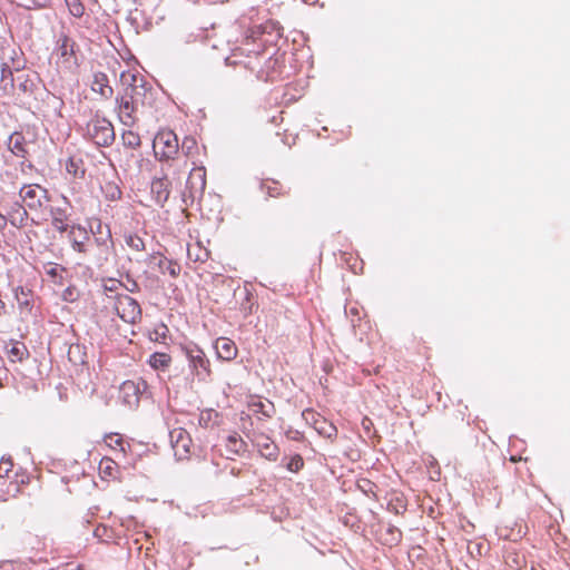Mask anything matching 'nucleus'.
<instances>
[{
	"label": "nucleus",
	"mask_w": 570,
	"mask_h": 570,
	"mask_svg": "<svg viewBox=\"0 0 570 570\" xmlns=\"http://www.w3.org/2000/svg\"><path fill=\"white\" fill-rule=\"evenodd\" d=\"M52 56L59 69L66 71L76 70L82 60V53L76 39L62 31L57 36Z\"/></svg>",
	"instance_id": "f257e3e1"
},
{
	"label": "nucleus",
	"mask_w": 570,
	"mask_h": 570,
	"mask_svg": "<svg viewBox=\"0 0 570 570\" xmlns=\"http://www.w3.org/2000/svg\"><path fill=\"white\" fill-rule=\"evenodd\" d=\"M145 95V89L141 86L127 87L121 96L117 99L118 117L122 125L132 127L136 125L137 110L139 105L142 104L141 97Z\"/></svg>",
	"instance_id": "f03ea898"
},
{
	"label": "nucleus",
	"mask_w": 570,
	"mask_h": 570,
	"mask_svg": "<svg viewBox=\"0 0 570 570\" xmlns=\"http://www.w3.org/2000/svg\"><path fill=\"white\" fill-rule=\"evenodd\" d=\"M153 149L160 161L175 159L179 151L177 135L169 129L159 130L154 138Z\"/></svg>",
	"instance_id": "7ed1b4c3"
},
{
	"label": "nucleus",
	"mask_w": 570,
	"mask_h": 570,
	"mask_svg": "<svg viewBox=\"0 0 570 570\" xmlns=\"http://www.w3.org/2000/svg\"><path fill=\"white\" fill-rule=\"evenodd\" d=\"M22 204L32 212L47 207L50 197L48 190L39 184H26L19 190Z\"/></svg>",
	"instance_id": "20e7f679"
},
{
	"label": "nucleus",
	"mask_w": 570,
	"mask_h": 570,
	"mask_svg": "<svg viewBox=\"0 0 570 570\" xmlns=\"http://www.w3.org/2000/svg\"><path fill=\"white\" fill-rule=\"evenodd\" d=\"M88 137L97 145L106 147L115 140L112 124L105 118H95L87 125Z\"/></svg>",
	"instance_id": "39448f33"
},
{
	"label": "nucleus",
	"mask_w": 570,
	"mask_h": 570,
	"mask_svg": "<svg viewBox=\"0 0 570 570\" xmlns=\"http://www.w3.org/2000/svg\"><path fill=\"white\" fill-rule=\"evenodd\" d=\"M114 309L117 315L128 324H135L141 318V308L136 299L127 294H117Z\"/></svg>",
	"instance_id": "423d86ee"
},
{
	"label": "nucleus",
	"mask_w": 570,
	"mask_h": 570,
	"mask_svg": "<svg viewBox=\"0 0 570 570\" xmlns=\"http://www.w3.org/2000/svg\"><path fill=\"white\" fill-rule=\"evenodd\" d=\"M302 416L304 421L309 424L320 435L330 439L331 441L335 440L337 436L336 426L327 421L324 416L312 409H307L303 411Z\"/></svg>",
	"instance_id": "0eeeda50"
},
{
	"label": "nucleus",
	"mask_w": 570,
	"mask_h": 570,
	"mask_svg": "<svg viewBox=\"0 0 570 570\" xmlns=\"http://www.w3.org/2000/svg\"><path fill=\"white\" fill-rule=\"evenodd\" d=\"M95 243L98 247V255L96 261L99 264L106 262L112 249V236L108 225H104L101 220H97L96 229L92 230Z\"/></svg>",
	"instance_id": "6e6552de"
},
{
	"label": "nucleus",
	"mask_w": 570,
	"mask_h": 570,
	"mask_svg": "<svg viewBox=\"0 0 570 570\" xmlns=\"http://www.w3.org/2000/svg\"><path fill=\"white\" fill-rule=\"evenodd\" d=\"M29 483V475L16 472L10 479H0V501L7 502L22 493V487Z\"/></svg>",
	"instance_id": "1a4fd4ad"
},
{
	"label": "nucleus",
	"mask_w": 570,
	"mask_h": 570,
	"mask_svg": "<svg viewBox=\"0 0 570 570\" xmlns=\"http://www.w3.org/2000/svg\"><path fill=\"white\" fill-rule=\"evenodd\" d=\"M169 436L175 456L178 460L188 459L193 445L189 433L183 428H175L170 431Z\"/></svg>",
	"instance_id": "9d476101"
},
{
	"label": "nucleus",
	"mask_w": 570,
	"mask_h": 570,
	"mask_svg": "<svg viewBox=\"0 0 570 570\" xmlns=\"http://www.w3.org/2000/svg\"><path fill=\"white\" fill-rule=\"evenodd\" d=\"M68 239L75 252L83 255L88 253L91 237L85 227L80 225H72L68 229Z\"/></svg>",
	"instance_id": "9b49d317"
},
{
	"label": "nucleus",
	"mask_w": 570,
	"mask_h": 570,
	"mask_svg": "<svg viewBox=\"0 0 570 570\" xmlns=\"http://www.w3.org/2000/svg\"><path fill=\"white\" fill-rule=\"evenodd\" d=\"M252 442L263 458L269 461L277 460L279 449L268 435L264 433L254 434Z\"/></svg>",
	"instance_id": "f8f14e48"
},
{
	"label": "nucleus",
	"mask_w": 570,
	"mask_h": 570,
	"mask_svg": "<svg viewBox=\"0 0 570 570\" xmlns=\"http://www.w3.org/2000/svg\"><path fill=\"white\" fill-rule=\"evenodd\" d=\"M248 410L258 420L271 419L275 413V406L269 400L263 401L259 396L250 395L247 401Z\"/></svg>",
	"instance_id": "ddd939ff"
},
{
	"label": "nucleus",
	"mask_w": 570,
	"mask_h": 570,
	"mask_svg": "<svg viewBox=\"0 0 570 570\" xmlns=\"http://www.w3.org/2000/svg\"><path fill=\"white\" fill-rule=\"evenodd\" d=\"M171 183L167 176L154 178L150 184V193L158 206H164L170 195Z\"/></svg>",
	"instance_id": "4468645a"
},
{
	"label": "nucleus",
	"mask_w": 570,
	"mask_h": 570,
	"mask_svg": "<svg viewBox=\"0 0 570 570\" xmlns=\"http://www.w3.org/2000/svg\"><path fill=\"white\" fill-rule=\"evenodd\" d=\"M187 187L191 195H202L206 189V169L202 164L193 166L187 179Z\"/></svg>",
	"instance_id": "2eb2a0df"
},
{
	"label": "nucleus",
	"mask_w": 570,
	"mask_h": 570,
	"mask_svg": "<svg viewBox=\"0 0 570 570\" xmlns=\"http://www.w3.org/2000/svg\"><path fill=\"white\" fill-rule=\"evenodd\" d=\"M225 450L228 459L242 456L247 452V443L238 433L234 432L226 438Z\"/></svg>",
	"instance_id": "dca6fc26"
},
{
	"label": "nucleus",
	"mask_w": 570,
	"mask_h": 570,
	"mask_svg": "<svg viewBox=\"0 0 570 570\" xmlns=\"http://www.w3.org/2000/svg\"><path fill=\"white\" fill-rule=\"evenodd\" d=\"M181 153L186 157L187 161L190 163L191 166H196L203 163L202 159L199 158L200 147L198 146L197 140L191 136H187L183 139Z\"/></svg>",
	"instance_id": "f3484780"
},
{
	"label": "nucleus",
	"mask_w": 570,
	"mask_h": 570,
	"mask_svg": "<svg viewBox=\"0 0 570 570\" xmlns=\"http://www.w3.org/2000/svg\"><path fill=\"white\" fill-rule=\"evenodd\" d=\"M14 296L20 313L24 315L31 314L35 304L33 293L28 288L19 286L14 289Z\"/></svg>",
	"instance_id": "a211bd4d"
},
{
	"label": "nucleus",
	"mask_w": 570,
	"mask_h": 570,
	"mask_svg": "<svg viewBox=\"0 0 570 570\" xmlns=\"http://www.w3.org/2000/svg\"><path fill=\"white\" fill-rule=\"evenodd\" d=\"M139 389L132 381H126L120 386V399L129 406L135 407L139 403Z\"/></svg>",
	"instance_id": "6ab92c4d"
},
{
	"label": "nucleus",
	"mask_w": 570,
	"mask_h": 570,
	"mask_svg": "<svg viewBox=\"0 0 570 570\" xmlns=\"http://www.w3.org/2000/svg\"><path fill=\"white\" fill-rule=\"evenodd\" d=\"M27 207L22 204H14L8 212V219L17 228H22L28 225L29 214Z\"/></svg>",
	"instance_id": "aec40b11"
},
{
	"label": "nucleus",
	"mask_w": 570,
	"mask_h": 570,
	"mask_svg": "<svg viewBox=\"0 0 570 570\" xmlns=\"http://www.w3.org/2000/svg\"><path fill=\"white\" fill-rule=\"evenodd\" d=\"M8 148L14 156L20 158H26L29 154L27 140L19 131H14L9 136Z\"/></svg>",
	"instance_id": "412c9836"
},
{
	"label": "nucleus",
	"mask_w": 570,
	"mask_h": 570,
	"mask_svg": "<svg viewBox=\"0 0 570 570\" xmlns=\"http://www.w3.org/2000/svg\"><path fill=\"white\" fill-rule=\"evenodd\" d=\"M91 90L99 94L101 97L108 99L112 95V88L109 86V80L106 73L96 72L91 82Z\"/></svg>",
	"instance_id": "4be33fe9"
},
{
	"label": "nucleus",
	"mask_w": 570,
	"mask_h": 570,
	"mask_svg": "<svg viewBox=\"0 0 570 570\" xmlns=\"http://www.w3.org/2000/svg\"><path fill=\"white\" fill-rule=\"evenodd\" d=\"M99 473L105 480H117L120 471L116 461L110 458H102L99 462Z\"/></svg>",
	"instance_id": "5701e85b"
},
{
	"label": "nucleus",
	"mask_w": 570,
	"mask_h": 570,
	"mask_svg": "<svg viewBox=\"0 0 570 570\" xmlns=\"http://www.w3.org/2000/svg\"><path fill=\"white\" fill-rule=\"evenodd\" d=\"M50 216H51V225L57 232L63 233V232L68 230L69 215H68L66 208L53 207L50 210Z\"/></svg>",
	"instance_id": "b1692460"
},
{
	"label": "nucleus",
	"mask_w": 570,
	"mask_h": 570,
	"mask_svg": "<svg viewBox=\"0 0 570 570\" xmlns=\"http://www.w3.org/2000/svg\"><path fill=\"white\" fill-rule=\"evenodd\" d=\"M214 348L217 356H235L237 353L235 343L227 337L217 338Z\"/></svg>",
	"instance_id": "393cba45"
},
{
	"label": "nucleus",
	"mask_w": 570,
	"mask_h": 570,
	"mask_svg": "<svg viewBox=\"0 0 570 570\" xmlns=\"http://www.w3.org/2000/svg\"><path fill=\"white\" fill-rule=\"evenodd\" d=\"M102 194L109 202H116L121 198V189L116 180H105L101 185Z\"/></svg>",
	"instance_id": "a878e982"
},
{
	"label": "nucleus",
	"mask_w": 570,
	"mask_h": 570,
	"mask_svg": "<svg viewBox=\"0 0 570 570\" xmlns=\"http://www.w3.org/2000/svg\"><path fill=\"white\" fill-rule=\"evenodd\" d=\"M263 187L266 190V194L272 198L283 197L289 193L288 189H285L279 181L273 179L265 180Z\"/></svg>",
	"instance_id": "bb28decb"
},
{
	"label": "nucleus",
	"mask_w": 570,
	"mask_h": 570,
	"mask_svg": "<svg viewBox=\"0 0 570 570\" xmlns=\"http://www.w3.org/2000/svg\"><path fill=\"white\" fill-rule=\"evenodd\" d=\"M0 85H1V89L6 94H9L13 89L12 70L7 63H2V66H1Z\"/></svg>",
	"instance_id": "cd10ccee"
},
{
	"label": "nucleus",
	"mask_w": 570,
	"mask_h": 570,
	"mask_svg": "<svg viewBox=\"0 0 570 570\" xmlns=\"http://www.w3.org/2000/svg\"><path fill=\"white\" fill-rule=\"evenodd\" d=\"M122 145L130 149H138L141 146V138L138 132L128 129L121 134Z\"/></svg>",
	"instance_id": "c85d7f7f"
},
{
	"label": "nucleus",
	"mask_w": 570,
	"mask_h": 570,
	"mask_svg": "<svg viewBox=\"0 0 570 570\" xmlns=\"http://www.w3.org/2000/svg\"><path fill=\"white\" fill-rule=\"evenodd\" d=\"M66 170L75 178H81L85 175L83 163L80 158L70 157L66 163Z\"/></svg>",
	"instance_id": "c756f323"
},
{
	"label": "nucleus",
	"mask_w": 570,
	"mask_h": 570,
	"mask_svg": "<svg viewBox=\"0 0 570 570\" xmlns=\"http://www.w3.org/2000/svg\"><path fill=\"white\" fill-rule=\"evenodd\" d=\"M105 444L112 449V450H119L120 452L125 453V440L122 436L118 433H109L106 434L104 438Z\"/></svg>",
	"instance_id": "7c9ffc66"
},
{
	"label": "nucleus",
	"mask_w": 570,
	"mask_h": 570,
	"mask_svg": "<svg viewBox=\"0 0 570 570\" xmlns=\"http://www.w3.org/2000/svg\"><path fill=\"white\" fill-rule=\"evenodd\" d=\"M13 461L11 458H2L0 460V479H10L16 472H13Z\"/></svg>",
	"instance_id": "2f4dec72"
},
{
	"label": "nucleus",
	"mask_w": 570,
	"mask_h": 570,
	"mask_svg": "<svg viewBox=\"0 0 570 570\" xmlns=\"http://www.w3.org/2000/svg\"><path fill=\"white\" fill-rule=\"evenodd\" d=\"M127 246L135 252L145 250V243L142 238L136 234H129L126 236Z\"/></svg>",
	"instance_id": "473e14b6"
},
{
	"label": "nucleus",
	"mask_w": 570,
	"mask_h": 570,
	"mask_svg": "<svg viewBox=\"0 0 570 570\" xmlns=\"http://www.w3.org/2000/svg\"><path fill=\"white\" fill-rule=\"evenodd\" d=\"M168 332V327L165 324H159L149 332V340L153 342H164Z\"/></svg>",
	"instance_id": "72a5a7b5"
},
{
	"label": "nucleus",
	"mask_w": 570,
	"mask_h": 570,
	"mask_svg": "<svg viewBox=\"0 0 570 570\" xmlns=\"http://www.w3.org/2000/svg\"><path fill=\"white\" fill-rule=\"evenodd\" d=\"M159 266L163 269V273H168L171 277H177L180 273V266L169 259L160 261Z\"/></svg>",
	"instance_id": "f704fd0d"
},
{
	"label": "nucleus",
	"mask_w": 570,
	"mask_h": 570,
	"mask_svg": "<svg viewBox=\"0 0 570 570\" xmlns=\"http://www.w3.org/2000/svg\"><path fill=\"white\" fill-rule=\"evenodd\" d=\"M69 11L73 17H81L85 12V7L79 0H66Z\"/></svg>",
	"instance_id": "c9c22d12"
},
{
	"label": "nucleus",
	"mask_w": 570,
	"mask_h": 570,
	"mask_svg": "<svg viewBox=\"0 0 570 570\" xmlns=\"http://www.w3.org/2000/svg\"><path fill=\"white\" fill-rule=\"evenodd\" d=\"M303 466L304 460L299 454L293 455L286 465L287 470L291 472H298Z\"/></svg>",
	"instance_id": "e433bc0d"
},
{
	"label": "nucleus",
	"mask_w": 570,
	"mask_h": 570,
	"mask_svg": "<svg viewBox=\"0 0 570 570\" xmlns=\"http://www.w3.org/2000/svg\"><path fill=\"white\" fill-rule=\"evenodd\" d=\"M171 358H149V364L154 370H165L169 366Z\"/></svg>",
	"instance_id": "4c0bfd02"
},
{
	"label": "nucleus",
	"mask_w": 570,
	"mask_h": 570,
	"mask_svg": "<svg viewBox=\"0 0 570 570\" xmlns=\"http://www.w3.org/2000/svg\"><path fill=\"white\" fill-rule=\"evenodd\" d=\"M213 416H217V413L213 410L203 411L199 417V422L204 423L205 425L208 424V422L213 419Z\"/></svg>",
	"instance_id": "58836bf2"
},
{
	"label": "nucleus",
	"mask_w": 570,
	"mask_h": 570,
	"mask_svg": "<svg viewBox=\"0 0 570 570\" xmlns=\"http://www.w3.org/2000/svg\"><path fill=\"white\" fill-rule=\"evenodd\" d=\"M24 350H26V346L23 344L16 343L12 346L10 353L16 354V355H22Z\"/></svg>",
	"instance_id": "ea45409f"
},
{
	"label": "nucleus",
	"mask_w": 570,
	"mask_h": 570,
	"mask_svg": "<svg viewBox=\"0 0 570 570\" xmlns=\"http://www.w3.org/2000/svg\"><path fill=\"white\" fill-rule=\"evenodd\" d=\"M109 282H110V286L106 285L105 286L106 291L116 292L121 286V283L118 281L111 279Z\"/></svg>",
	"instance_id": "a19ab883"
},
{
	"label": "nucleus",
	"mask_w": 570,
	"mask_h": 570,
	"mask_svg": "<svg viewBox=\"0 0 570 570\" xmlns=\"http://www.w3.org/2000/svg\"><path fill=\"white\" fill-rule=\"evenodd\" d=\"M390 534L392 535V542H397L401 537V532L394 529H389Z\"/></svg>",
	"instance_id": "79ce46f5"
},
{
	"label": "nucleus",
	"mask_w": 570,
	"mask_h": 570,
	"mask_svg": "<svg viewBox=\"0 0 570 570\" xmlns=\"http://www.w3.org/2000/svg\"><path fill=\"white\" fill-rule=\"evenodd\" d=\"M65 570H86L82 564L68 563Z\"/></svg>",
	"instance_id": "37998d69"
},
{
	"label": "nucleus",
	"mask_w": 570,
	"mask_h": 570,
	"mask_svg": "<svg viewBox=\"0 0 570 570\" xmlns=\"http://www.w3.org/2000/svg\"><path fill=\"white\" fill-rule=\"evenodd\" d=\"M71 295H72V291H71V288H67V289L65 291V293H63V298H65L66 301H68V299H69V301H72V298L70 297Z\"/></svg>",
	"instance_id": "c03bdc74"
},
{
	"label": "nucleus",
	"mask_w": 570,
	"mask_h": 570,
	"mask_svg": "<svg viewBox=\"0 0 570 570\" xmlns=\"http://www.w3.org/2000/svg\"><path fill=\"white\" fill-rule=\"evenodd\" d=\"M7 225V217L0 214V230Z\"/></svg>",
	"instance_id": "a18cd8bd"
},
{
	"label": "nucleus",
	"mask_w": 570,
	"mask_h": 570,
	"mask_svg": "<svg viewBox=\"0 0 570 570\" xmlns=\"http://www.w3.org/2000/svg\"><path fill=\"white\" fill-rule=\"evenodd\" d=\"M151 356H155V357H158V356H167V354H166V353H164V352H158V351H157V352H154V353L151 354Z\"/></svg>",
	"instance_id": "49530a36"
},
{
	"label": "nucleus",
	"mask_w": 570,
	"mask_h": 570,
	"mask_svg": "<svg viewBox=\"0 0 570 570\" xmlns=\"http://www.w3.org/2000/svg\"><path fill=\"white\" fill-rule=\"evenodd\" d=\"M244 295H245V298H246V299H249V296H250V293H249V292L244 291Z\"/></svg>",
	"instance_id": "de8ad7c7"
},
{
	"label": "nucleus",
	"mask_w": 570,
	"mask_h": 570,
	"mask_svg": "<svg viewBox=\"0 0 570 570\" xmlns=\"http://www.w3.org/2000/svg\"><path fill=\"white\" fill-rule=\"evenodd\" d=\"M232 473H233L234 475H238V473H239V472H237V470H235V469L233 468V469H232Z\"/></svg>",
	"instance_id": "09e8293b"
},
{
	"label": "nucleus",
	"mask_w": 570,
	"mask_h": 570,
	"mask_svg": "<svg viewBox=\"0 0 570 570\" xmlns=\"http://www.w3.org/2000/svg\"><path fill=\"white\" fill-rule=\"evenodd\" d=\"M49 274H50V275H55V269H51V271L49 272Z\"/></svg>",
	"instance_id": "8fccbe9b"
}]
</instances>
